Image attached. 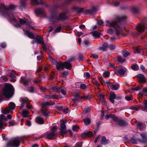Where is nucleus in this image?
<instances>
[{
	"mask_svg": "<svg viewBox=\"0 0 147 147\" xmlns=\"http://www.w3.org/2000/svg\"><path fill=\"white\" fill-rule=\"evenodd\" d=\"M122 53L123 56L125 57L130 54V53L126 50L123 51H122Z\"/></svg>",
	"mask_w": 147,
	"mask_h": 147,
	"instance_id": "38",
	"label": "nucleus"
},
{
	"mask_svg": "<svg viewBox=\"0 0 147 147\" xmlns=\"http://www.w3.org/2000/svg\"><path fill=\"white\" fill-rule=\"evenodd\" d=\"M29 113L28 111L26 110H23L22 112V115L23 117H27Z\"/></svg>",
	"mask_w": 147,
	"mask_h": 147,
	"instance_id": "39",
	"label": "nucleus"
},
{
	"mask_svg": "<svg viewBox=\"0 0 147 147\" xmlns=\"http://www.w3.org/2000/svg\"><path fill=\"white\" fill-rule=\"evenodd\" d=\"M23 30L24 32V34L27 35L28 37L31 39H33L34 38V34L32 32H30L28 30L25 31L24 29H23Z\"/></svg>",
	"mask_w": 147,
	"mask_h": 147,
	"instance_id": "22",
	"label": "nucleus"
},
{
	"mask_svg": "<svg viewBox=\"0 0 147 147\" xmlns=\"http://www.w3.org/2000/svg\"><path fill=\"white\" fill-rule=\"evenodd\" d=\"M84 122L86 125H88L90 123L91 120L89 118H86L84 120Z\"/></svg>",
	"mask_w": 147,
	"mask_h": 147,
	"instance_id": "37",
	"label": "nucleus"
},
{
	"mask_svg": "<svg viewBox=\"0 0 147 147\" xmlns=\"http://www.w3.org/2000/svg\"><path fill=\"white\" fill-rule=\"evenodd\" d=\"M141 50H140V49L137 48H134V52L137 53H139L140 52Z\"/></svg>",
	"mask_w": 147,
	"mask_h": 147,
	"instance_id": "54",
	"label": "nucleus"
},
{
	"mask_svg": "<svg viewBox=\"0 0 147 147\" xmlns=\"http://www.w3.org/2000/svg\"><path fill=\"white\" fill-rule=\"evenodd\" d=\"M9 106L3 109L2 110V113L6 114L11 112L15 108V104L13 102H10L9 104Z\"/></svg>",
	"mask_w": 147,
	"mask_h": 147,
	"instance_id": "8",
	"label": "nucleus"
},
{
	"mask_svg": "<svg viewBox=\"0 0 147 147\" xmlns=\"http://www.w3.org/2000/svg\"><path fill=\"white\" fill-rule=\"evenodd\" d=\"M35 42L40 44H42L43 43V39L42 37L38 35L34 39Z\"/></svg>",
	"mask_w": 147,
	"mask_h": 147,
	"instance_id": "17",
	"label": "nucleus"
},
{
	"mask_svg": "<svg viewBox=\"0 0 147 147\" xmlns=\"http://www.w3.org/2000/svg\"><path fill=\"white\" fill-rule=\"evenodd\" d=\"M112 124L119 126H123L127 125V123L123 120H119L117 117L114 119Z\"/></svg>",
	"mask_w": 147,
	"mask_h": 147,
	"instance_id": "10",
	"label": "nucleus"
},
{
	"mask_svg": "<svg viewBox=\"0 0 147 147\" xmlns=\"http://www.w3.org/2000/svg\"><path fill=\"white\" fill-rule=\"evenodd\" d=\"M116 97V96L115 94V93L113 92H112L110 93L109 100L113 104H114V99Z\"/></svg>",
	"mask_w": 147,
	"mask_h": 147,
	"instance_id": "25",
	"label": "nucleus"
},
{
	"mask_svg": "<svg viewBox=\"0 0 147 147\" xmlns=\"http://www.w3.org/2000/svg\"><path fill=\"white\" fill-rule=\"evenodd\" d=\"M10 15L11 17V18H10L9 20L12 23H17L18 22H19L20 24L22 25L26 24V21L22 19L16 17V15L14 16L13 14L12 13H11Z\"/></svg>",
	"mask_w": 147,
	"mask_h": 147,
	"instance_id": "6",
	"label": "nucleus"
},
{
	"mask_svg": "<svg viewBox=\"0 0 147 147\" xmlns=\"http://www.w3.org/2000/svg\"><path fill=\"white\" fill-rule=\"evenodd\" d=\"M116 117L113 114H110V115H106L105 117V119L106 120H108L109 119V118H112V121H111V123H112V122L114 121V119L115 118H116Z\"/></svg>",
	"mask_w": 147,
	"mask_h": 147,
	"instance_id": "29",
	"label": "nucleus"
},
{
	"mask_svg": "<svg viewBox=\"0 0 147 147\" xmlns=\"http://www.w3.org/2000/svg\"><path fill=\"white\" fill-rule=\"evenodd\" d=\"M143 103L144 107L140 106L138 107V108L139 109L142 110L143 111H147V100L144 101Z\"/></svg>",
	"mask_w": 147,
	"mask_h": 147,
	"instance_id": "19",
	"label": "nucleus"
},
{
	"mask_svg": "<svg viewBox=\"0 0 147 147\" xmlns=\"http://www.w3.org/2000/svg\"><path fill=\"white\" fill-rule=\"evenodd\" d=\"M54 104H55V102H53L51 103H50L48 102H46L42 104V112L46 117H47L50 113L49 111L47 110V106L53 105Z\"/></svg>",
	"mask_w": 147,
	"mask_h": 147,
	"instance_id": "4",
	"label": "nucleus"
},
{
	"mask_svg": "<svg viewBox=\"0 0 147 147\" xmlns=\"http://www.w3.org/2000/svg\"><path fill=\"white\" fill-rule=\"evenodd\" d=\"M127 18L125 16H118L117 18V22L109 21H106V25L109 27H113L115 30L116 35H119L122 30L123 27L122 22Z\"/></svg>",
	"mask_w": 147,
	"mask_h": 147,
	"instance_id": "1",
	"label": "nucleus"
},
{
	"mask_svg": "<svg viewBox=\"0 0 147 147\" xmlns=\"http://www.w3.org/2000/svg\"><path fill=\"white\" fill-rule=\"evenodd\" d=\"M80 85V88L81 89L85 90L87 88L88 85L84 84H81V82L78 83Z\"/></svg>",
	"mask_w": 147,
	"mask_h": 147,
	"instance_id": "35",
	"label": "nucleus"
},
{
	"mask_svg": "<svg viewBox=\"0 0 147 147\" xmlns=\"http://www.w3.org/2000/svg\"><path fill=\"white\" fill-rule=\"evenodd\" d=\"M7 118L3 114L0 115V129H4V127L5 126V121L7 120Z\"/></svg>",
	"mask_w": 147,
	"mask_h": 147,
	"instance_id": "12",
	"label": "nucleus"
},
{
	"mask_svg": "<svg viewBox=\"0 0 147 147\" xmlns=\"http://www.w3.org/2000/svg\"><path fill=\"white\" fill-rule=\"evenodd\" d=\"M60 92H61L63 95H65L66 94V92L65 90L63 89L62 87H60Z\"/></svg>",
	"mask_w": 147,
	"mask_h": 147,
	"instance_id": "56",
	"label": "nucleus"
},
{
	"mask_svg": "<svg viewBox=\"0 0 147 147\" xmlns=\"http://www.w3.org/2000/svg\"><path fill=\"white\" fill-rule=\"evenodd\" d=\"M137 77L138 81L141 83H144L145 82V79L143 75L141 74H138L137 75Z\"/></svg>",
	"mask_w": 147,
	"mask_h": 147,
	"instance_id": "20",
	"label": "nucleus"
},
{
	"mask_svg": "<svg viewBox=\"0 0 147 147\" xmlns=\"http://www.w3.org/2000/svg\"><path fill=\"white\" fill-rule=\"evenodd\" d=\"M93 135V133L90 131L85 132L81 134V137L83 138H85L87 137H91Z\"/></svg>",
	"mask_w": 147,
	"mask_h": 147,
	"instance_id": "18",
	"label": "nucleus"
},
{
	"mask_svg": "<svg viewBox=\"0 0 147 147\" xmlns=\"http://www.w3.org/2000/svg\"><path fill=\"white\" fill-rule=\"evenodd\" d=\"M125 98L127 101H129L132 100L133 98L131 95H130L129 96H126Z\"/></svg>",
	"mask_w": 147,
	"mask_h": 147,
	"instance_id": "47",
	"label": "nucleus"
},
{
	"mask_svg": "<svg viewBox=\"0 0 147 147\" xmlns=\"http://www.w3.org/2000/svg\"><path fill=\"white\" fill-rule=\"evenodd\" d=\"M131 141L133 144H137V142H139L138 140V139L136 140L133 138H132L131 139Z\"/></svg>",
	"mask_w": 147,
	"mask_h": 147,
	"instance_id": "51",
	"label": "nucleus"
},
{
	"mask_svg": "<svg viewBox=\"0 0 147 147\" xmlns=\"http://www.w3.org/2000/svg\"><path fill=\"white\" fill-rule=\"evenodd\" d=\"M145 26L144 24H140L136 27L137 30L140 32H143Z\"/></svg>",
	"mask_w": 147,
	"mask_h": 147,
	"instance_id": "21",
	"label": "nucleus"
},
{
	"mask_svg": "<svg viewBox=\"0 0 147 147\" xmlns=\"http://www.w3.org/2000/svg\"><path fill=\"white\" fill-rule=\"evenodd\" d=\"M21 102L22 103L21 105L22 108L24 107L26 105L27 108L29 109H32V107L30 105L26 98H21Z\"/></svg>",
	"mask_w": 147,
	"mask_h": 147,
	"instance_id": "11",
	"label": "nucleus"
},
{
	"mask_svg": "<svg viewBox=\"0 0 147 147\" xmlns=\"http://www.w3.org/2000/svg\"><path fill=\"white\" fill-rule=\"evenodd\" d=\"M74 58L73 57L69 61H65L64 63H63V67L67 69H70L71 68V64L70 63V61H74Z\"/></svg>",
	"mask_w": 147,
	"mask_h": 147,
	"instance_id": "14",
	"label": "nucleus"
},
{
	"mask_svg": "<svg viewBox=\"0 0 147 147\" xmlns=\"http://www.w3.org/2000/svg\"><path fill=\"white\" fill-rule=\"evenodd\" d=\"M66 123L65 121H64L63 123H61L60 125V133L61 134H63L66 133V130L65 123Z\"/></svg>",
	"mask_w": 147,
	"mask_h": 147,
	"instance_id": "16",
	"label": "nucleus"
},
{
	"mask_svg": "<svg viewBox=\"0 0 147 147\" xmlns=\"http://www.w3.org/2000/svg\"><path fill=\"white\" fill-rule=\"evenodd\" d=\"M60 87L57 86H54L51 88V90L54 92H60Z\"/></svg>",
	"mask_w": 147,
	"mask_h": 147,
	"instance_id": "33",
	"label": "nucleus"
},
{
	"mask_svg": "<svg viewBox=\"0 0 147 147\" xmlns=\"http://www.w3.org/2000/svg\"><path fill=\"white\" fill-rule=\"evenodd\" d=\"M28 91L31 93L33 92H34V88L32 86L28 90Z\"/></svg>",
	"mask_w": 147,
	"mask_h": 147,
	"instance_id": "64",
	"label": "nucleus"
},
{
	"mask_svg": "<svg viewBox=\"0 0 147 147\" xmlns=\"http://www.w3.org/2000/svg\"><path fill=\"white\" fill-rule=\"evenodd\" d=\"M94 84L98 88L99 84L98 82L96 80H95L94 82Z\"/></svg>",
	"mask_w": 147,
	"mask_h": 147,
	"instance_id": "63",
	"label": "nucleus"
},
{
	"mask_svg": "<svg viewBox=\"0 0 147 147\" xmlns=\"http://www.w3.org/2000/svg\"><path fill=\"white\" fill-rule=\"evenodd\" d=\"M61 29V27L60 26H59L57 27L55 30L54 32H58L60 31Z\"/></svg>",
	"mask_w": 147,
	"mask_h": 147,
	"instance_id": "53",
	"label": "nucleus"
},
{
	"mask_svg": "<svg viewBox=\"0 0 147 147\" xmlns=\"http://www.w3.org/2000/svg\"><path fill=\"white\" fill-rule=\"evenodd\" d=\"M44 137L49 139H51L55 137V134L53 132H47L44 134Z\"/></svg>",
	"mask_w": 147,
	"mask_h": 147,
	"instance_id": "15",
	"label": "nucleus"
},
{
	"mask_svg": "<svg viewBox=\"0 0 147 147\" xmlns=\"http://www.w3.org/2000/svg\"><path fill=\"white\" fill-rule=\"evenodd\" d=\"M137 126L138 127V128L141 130H144L146 127L145 124H143L140 122H139L138 123Z\"/></svg>",
	"mask_w": 147,
	"mask_h": 147,
	"instance_id": "27",
	"label": "nucleus"
},
{
	"mask_svg": "<svg viewBox=\"0 0 147 147\" xmlns=\"http://www.w3.org/2000/svg\"><path fill=\"white\" fill-rule=\"evenodd\" d=\"M30 82V80L29 79H26L24 80L23 84L24 85H28Z\"/></svg>",
	"mask_w": 147,
	"mask_h": 147,
	"instance_id": "41",
	"label": "nucleus"
},
{
	"mask_svg": "<svg viewBox=\"0 0 147 147\" xmlns=\"http://www.w3.org/2000/svg\"><path fill=\"white\" fill-rule=\"evenodd\" d=\"M127 72V69L123 66L119 68L117 71L115 72V73L119 76H124L126 75Z\"/></svg>",
	"mask_w": 147,
	"mask_h": 147,
	"instance_id": "9",
	"label": "nucleus"
},
{
	"mask_svg": "<svg viewBox=\"0 0 147 147\" xmlns=\"http://www.w3.org/2000/svg\"><path fill=\"white\" fill-rule=\"evenodd\" d=\"M92 34L93 36L95 37H98L100 36V34L98 32H94L92 33Z\"/></svg>",
	"mask_w": 147,
	"mask_h": 147,
	"instance_id": "42",
	"label": "nucleus"
},
{
	"mask_svg": "<svg viewBox=\"0 0 147 147\" xmlns=\"http://www.w3.org/2000/svg\"><path fill=\"white\" fill-rule=\"evenodd\" d=\"M107 32L108 34H111L113 33V30L112 28H109Z\"/></svg>",
	"mask_w": 147,
	"mask_h": 147,
	"instance_id": "59",
	"label": "nucleus"
},
{
	"mask_svg": "<svg viewBox=\"0 0 147 147\" xmlns=\"http://www.w3.org/2000/svg\"><path fill=\"white\" fill-rule=\"evenodd\" d=\"M78 129V127L76 125H73L72 127V130L74 131H77Z\"/></svg>",
	"mask_w": 147,
	"mask_h": 147,
	"instance_id": "55",
	"label": "nucleus"
},
{
	"mask_svg": "<svg viewBox=\"0 0 147 147\" xmlns=\"http://www.w3.org/2000/svg\"><path fill=\"white\" fill-rule=\"evenodd\" d=\"M42 45V48L44 51H46L48 49V47H47L44 43H43Z\"/></svg>",
	"mask_w": 147,
	"mask_h": 147,
	"instance_id": "46",
	"label": "nucleus"
},
{
	"mask_svg": "<svg viewBox=\"0 0 147 147\" xmlns=\"http://www.w3.org/2000/svg\"><path fill=\"white\" fill-rule=\"evenodd\" d=\"M82 142L77 143L74 147H82Z\"/></svg>",
	"mask_w": 147,
	"mask_h": 147,
	"instance_id": "52",
	"label": "nucleus"
},
{
	"mask_svg": "<svg viewBox=\"0 0 147 147\" xmlns=\"http://www.w3.org/2000/svg\"><path fill=\"white\" fill-rule=\"evenodd\" d=\"M141 137L143 140L138 139L139 142L142 143H147V134L145 132H143L140 134Z\"/></svg>",
	"mask_w": 147,
	"mask_h": 147,
	"instance_id": "13",
	"label": "nucleus"
},
{
	"mask_svg": "<svg viewBox=\"0 0 147 147\" xmlns=\"http://www.w3.org/2000/svg\"><path fill=\"white\" fill-rule=\"evenodd\" d=\"M31 3L33 4H38L40 3H42L41 1L39 2L38 0H31Z\"/></svg>",
	"mask_w": 147,
	"mask_h": 147,
	"instance_id": "40",
	"label": "nucleus"
},
{
	"mask_svg": "<svg viewBox=\"0 0 147 147\" xmlns=\"http://www.w3.org/2000/svg\"><path fill=\"white\" fill-rule=\"evenodd\" d=\"M109 140L106 139L105 136H102L101 138L100 141V144H106L109 143Z\"/></svg>",
	"mask_w": 147,
	"mask_h": 147,
	"instance_id": "26",
	"label": "nucleus"
},
{
	"mask_svg": "<svg viewBox=\"0 0 147 147\" xmlns=\"http://www.w3.org/2000/svg\"><path fill=\"white\" fill-rule=\"evenodd\" d=\"M46 97L48 99H58L59 98L58 96H56L55 94L52 95H47Z\"/></svg>",
	"mask_w": 147,
	"mask_h": 147,
	"instance_id": "34",
	"label": "nucleus"
},
{
	"mask_svg": "<svg viewBox=\"0 0 147 147\" xmlns=\"http://www.w3.org/2000/svg\"><path fill=\"white\" fill-rule=\"evenodd\" d=\"M145 93H147V89H144L142 91L140 92L139 94L140 96H142Z\"/></svg>",
	"mask_w": 147,
	"mask_h": 147,
	"instance_id": "45",
	"label": "nucleus"
},
{
	"mask_svg": "<svg viewBox=\"0 0 147 147\" xmlns=\"http://www.w3.org/2000/svg\"><path fill=\"white\" fill-rule=\"evenodd\" d=\"M9 123L11 126L14 125L16 124L13 121H9Z\"/></svg>",
	"mask_w": 147,
	"mask_h": 147,
	"instance_id": "62",
	"label": "nucleus"
},
{
	"mask_svg": "<svg viewBox=\"0 0 147 147\" xmlns=\"http://www.w3.org/2000/svg\"><path fill=\"white\" fill-rule=\"evenodd\" d=\"M49 59L50 61L53 64L55 65L57 61H55L53 58L50 56L49 57Z\"/></svg>",
	"mask_w": 147,
	"mask_h": 147,
	"instance_id": "44",
	"label": "nucleus"
},
{
	"mask_svg": "<svg viewBox=\"0 0 147 147\" xmlns=\"http://www.w3.org/2000/svg\"><path fill=\"white\" fill-rule=\"evenodd\" d=\"M83 112L85 113H86L90 111V109L89 107L85 108L83 110Z\"/></svg>",
	"mask_w": 147,
	"mask_h": 147,
	"instance_id": "50",
	"label": "nucleus"
},
{
	"mask_svg": "<svg viewBox=\"0 0 147 147\" xmlns=\"http://www.w3.org/2000/svg\"><path fill=\"white\" fill-rule=\"evenodd\" d=\"M108 47L111 50H113L115 49V46L114 45L111 44L108 45Z\"/></svg>",
	"mask_w": 147,
	"mask_h": 147,
	"instance_id": "49",
	"label": "nucleus"
},
{
	"mask_svg": "<svg viewBox=\"0 0 147 147\" xmlns=\"http://www.w3.org/2000/svg\"><path fill=\"white\" fill-rule=\"evenodd\" d=\"M69 74V72L68 71H64L63 73V75L64 77H65Z\"/></svg>",
	"mask_w": 147,
	"mask_h": 147,
	"instance_id": "58",
	"label": "nucleus"
},
{
	"mask_svg": "<svg viewBox=\"0 0 147 147\" xmlns=\"http://www.w3.org/2000/svg\"><path fill=\"white\" fill-rule=\"evenodd\" d=\"M119 86L118 84L114 85L112 84L110 86V88L113 90H116L119 88Z\"/></svg>",
	"mask_w": 147,
	"mask_h": 147,
	"instance_id": "32",
	"label": "nucleus"
},
{
	"mask_svg": "<svg viewBox=\"0 0 147 147\" xmlns=\"http://www.w3.org/2000/svg\"><path fill=\"white\" fill-rule=\"evenodd\" d=\"M13 88L10 84H6L2 91L4 96L7 98L11 97L13 94Z\"/></svg>",
	"mask_w": 147,
	"mask_h": 147,
	"instance_id": "3",
	"label": "nucleus"
},
{
	"mask_svg": "<svg viewBox=\"0 0 147 147\" xmlns=\"http://www.w3.org/2000/svg\"><path fill=\"white\" fill-rule=\"evenodd\" d=\"M99 97L100 100H104V96L103 94H101L99 95Z\"/></svg>",
	"mask_w": 147,
	"mask_h": 147,
	"instance_id": "61",
	"label": "nucleus"
},
{
	"mask_svg": "<svg viewBox=\"0 0 147 147\" xmlns=\"http://www.w3.org/2000/svg\"><path fill=\"white\" fill-rule=\"evenodd\" d=\"M36 121L38 124H42L43 123L44 121L42 117H37L36 119Z\"/></svg>",
	"mask_w": 147,
	"mask_h": 147,
	"instance_id": "30",
	"label": "nucleus"
},
{
	"mask_svg": "<svg viewBox=\"0 0 147 147\" xmlns=\"http://www.w3.org/2000/svg\"><path fill=\"white\" fill-rule=\"evenodd\" d=\"M109 75V72H105L103 74V76L105 77H108Z\"/></svg>",
	"mask_w": 147,
	"mask_h": 147,
	"instance_id": "57",
	"label": "nucleus"
},
{
	"mask_svg": "<svg viewBox=\"0 0 147 147\" xmlns=\"http://www.w3.org/2000/svg\"><path fill=\"white\" fill-rule=\"evenodd\" d=\"M55 65H56L57 69L59 70H60L61 67L63 69V64L60 61L58 62L57 61L56 63L55 64Z\"/></svg>",
	"mask_w": 147,
	"mask_h": 147,
	"instance_id": "24",
	"label": "nucleus"
},
{
	"mask_svg": "<svg viewBox=\"0 0 147 147\" xmlns=\"http://www.w3.org/2000/svg\"><path fill=\"white\" fill-rule=\"evenodd\" d=\"M117 61L121 63H123L125 61L126 59H123L122 57L121 56H118L117 58Z\"/></svg>",
	"mask_w": 147,
	"mask_h": 147,
	"instance_id": "36",
	"label": "nucleus"
},
{
	"mask_svg": "<svg viewBox=\"0 0 147 147\" xmlns=\"http://www.w3.org/2000/svg\"><path fill=\"white\" fill-rule=\"evenodd\" d=\"M98 79L100 82L101 83L102 85H103L104 82V81L103 80V79L100 77H98Z\"/></svg>",
	"mask_w": 147,
	"mask_h": 147,
	"instance_id": "60",
	"label": "nucleus"
},
{
	"mask_svg": "<svg viewBox=\"0 0 147 147\" xmlns=\"http://www.w3.org/2000/svg\"><path fill=\"white\" fill-rule=\"evenodd\" d=\"M108 45L107 43L106 42H104L103 43L102 47H99L98 48L99 50H102L103 51L107 50V49L108 47Z\"/></svg>",
	"mask_w": 147,
	"mask_h": 147,
	"instance_id": "28",
	"label": "nucleus"
},
{
	"mask_svg": "<svg viewBox=\"0 0 147 147\" xmlns=\"http://www.w3.org/2000/svg\"><path fill=\"white\" fill-rule=\"evenodd\" d=\"M65 18V13H60L58 16H54L51 18L50 19V22L52 23H54Z\"/></svg>",
	"mask_w": 147,
	"mask_h": 147,
	"instance_id": "7",
	"label": "nucleus"
},
{
	"mask_svg": "<svg viewBox=\"0 0 147 147\" xmlns=\"http://www.w3.org/2000/svg\"><path fill=\"white\" fill-rule=\"evenodd\" d=\"M35 13L36 15L40 14L42 15L43 16L45 15L43 10L41 9L38 8L36 9L35 10Z\"/></svg>",
	"mask_w": 147,
	"mask_h": 147,
	"instance_id": "23",
	"label": "nucleus"
},
{
	"mask_svg": "<svg viewBox=\"0 0 147 147\" xmlns=\"http://www.w3.org/2000/svg\"><path fill=\"white\" fill-rule=\"evenodd\" d=\"M132 69L134 70H137L138 68L139 67L137 65H134L131 66Z\"/></svg>",
	"mask_w": 147,
	"mask_h": 147,
	"instance_id": "43",
	"label": "nucleus"
},
{
	"mask_svg": "<svg viewBox=\"0 0 147 147\" xmlns=\"http://www.w3.org/2000/svg\"><path fill=\"white\" fill-rule=\"evenodd\" d=\"M15 7V6L14 5L11 4L9 7L5 6L4 4H1L0 5V9L3 10V12L1 13V15L3 16L8 18L9 20L10 18H11V14H13L14 16H16V13L11 12V9H13Z\"/></svg>",
	"mask_w": 147,
	"mask_h": 147,
	"instance_id": "2",
	"label": "nucleus"
},
{
	"mask_svg": "<svg viewBox=\"0 0 147 147\" xmlns=\"http://www.w3.org/2000/svg\"><path fill=\"white\" fill-rule=\"evenodd\" d=\"M21 140L20 138H13L8 142L7 145L8 146H11L14 147H18L20 145Z\"/></svg>",
	"mask_w": 147,
	"mask_h": 147,
	"instance_id": "5",
	"label": "nucleus"
},
{
	"mask_svg": "<svg viewBox=\"0 0 147 147\" xmlns=\"http://www.w3.org/2000/svg\"><path fill=\"white\" fill-rule=\"evenodd\" d=\"M81 98L86 99V100H89L91 98V97L88 96L86 95H84V96H81Z\"/></svg>",
	"mask_w": 147,
	"mask_h": 147,
	"instance_id": "48",
	"label": "nucleus"
},
{
	"mask_svg": "<svg viewBox=\"0 0 147 147\" xmlns=\"http://www.w3.org/2000/svg\"><path fill=\"white\" fill-rule=\"evenodd\" d=\"M26 3L25 2V1H22L20 3V9L22 10V8H25L26 5Z\"/></svg>",
	"mask_w": 147,
	"mask_h": 147,
	"instance_id": "31",
	"label": "nucleus"
}]
</instances>
